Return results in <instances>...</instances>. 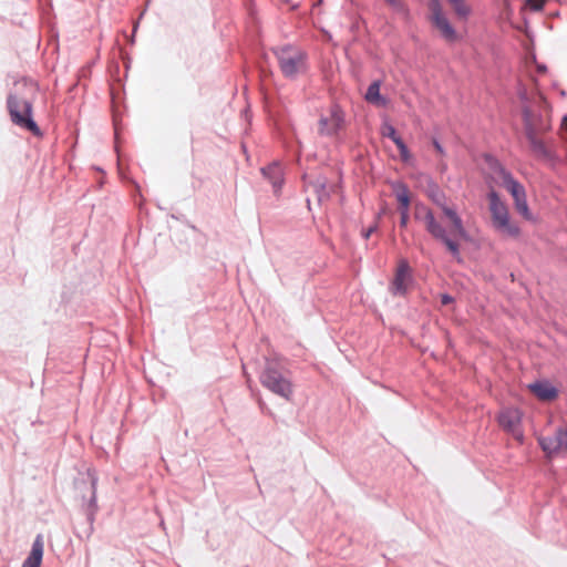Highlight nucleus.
<instances>
[{
	"mask_svg": "<svg viewBox=\"0 0 567 567\" xmlns=\"http://www.w3.org/2000/svg\"><path fill=\"white\" fill-rule=\"evenodd\" d=\"M522 118L524 133L528 141L532 153L539 159L556 165L560 158L554 148L553 138L542 140L539 135H545L551 131L550 117L540 112H535L529 105H523Z\"/></svg>",
	"mask_w": 567,
	"mask_h": 567,
	"instance_id": "obj_1",
	"label": "nucleus"
},
{
	"mask_svg": "<svg viewBox=\"0 0 567 567\" xmlns=\"http://www.w3.org/2000/svg\"><path fill=\"white\" fill-rule=\"evenodd\" d=\"M97 481L99 477L93 468H87L85 475L74 480V487L81 493L83 501L82 511L85 516V520L74 527V534L81 540L90 539L94 532L95 516L99 512L96 495Z\"/></svg>",
	"mask_w": 567,
	"mask_h": 567,
	"instance_id": "obj_2",
	"label": "nucleus"
},
{
	"mask_svg": "<svg viewBox=\"0 0 567 567\" xmlns=\"http://www.w3.org/2000/svg\"><path fill=\"white\" fill-rule=\"evenodd\" d=\"M414 218L424 223L426 231L432 238L443 244L453 258L457 261L462 260L460 244L449 235L446 228L436 219L430 207L421 203L416 204Z\"/></svg>",
	"mask_w": 567,
	"mask_h": 567,
	"instance_id": "obj_3",
	"label": "nucleus"
},
{
	"mask_svg": "<svg viewBox=\"0 0 567 567\" xmlns=\"http://www.w3.org/2000/svg\"><path fill=\"white\" fill-rule=\"evenodd\" d=\"M274 53L286 79L296 80L308 69V54L298 47L286 44L274 50Z\"/></svg>",
	"mask_w": 567,
	"mask_h": 567,
	"instance_id": "obj_4",
	"label": "nucleus"
},
{
	"mask_svg": "<svg viewBox=\"0 0 567 567\" xmlns=\"http://www.w3.org/2000/svg\"><path fill=\"white\" fill-rule=\"evenodd\" d=\"M23 109L20 110V103L18 94L16 92H9L7 96V110L10 115L11 122L32 133L37 137L43 136V132L33 118V104L29 100L22 101Z\"/></svg>",
	"mask_w": 567,
	"mask_h": 567,
	"instance_id": "obj_5",
	"label": "nucleus"
},
{
	"mask_svg": "<svg viewBox=\"0 0 567 567\" xmlns=\"http://www.w3.org/2000/svg\"><path fill=\"white\" fill-rule=\"evenodd\" d=\"M260 383L274 394L289 401L293 394L292 382L287 378L276 361H267L260 374Z\"/></svg>",
	"mask_w": 567,
	"mask_h": 567,
	"instance_id": "obj_6",
	"label": "nucleus"
},
{
	"mask_svg": "<svg viewBox=\"0 0 567 567\" xmlns=\"http://www.w3.org/2000/svg\"><path fill=\"white\" fill-rule=\"evenodd\" d=\"M485 161L488 164L489 168L501 176L503 181V186L509 192V194L513 197V200H519V198L526 196L524 185L520 182H518L497 158H495L492 155H486Z\"/></svg>",
	"mask_w": 567,
	"mask_h": 567,
	"instance_id": "obj_7",
	"label": "nucleus"
},
{
	"mask_svg": "<svg viewBox=\"0 0 567 567\" xmlns=\"http://www.w3.org/2000/svg\"><path fill=\"white\" fill-rule=\"evenodd\" d=\"M414 279L412 270L406 259H401L398 264L394 278L390 282L389 291L394 297H405Z\"/></svg>",
	"mask_w": 567,
	"mask_h": 567,
	"instance_id": "obj_8",
	"label": "nucleus"
},
{
	"mask_svg": "<svg viewBox=\"0 0 567 567\" xmlns=\"http://www.w3.org/2000/svg\"><path fill=\"white\" fill-rule=\"evenodd\" d=\"M346 115L341 106L332 104L328 116H321L318 122V132L322 136H336L344 126Z\"/></svg>",
	"mask_w": 567,
	"mask_h": 567,
	"instance_id": "obj_9",
	"label": "nucleus"
},
{
	"mask_svg": "<svg viewBox=\"0 0 567 567\" xmlns=\"http://www.w3.org/2000/svg\"><path fill=\"white\" fill-rule=\"evenodd\" d=\"M429 9L431 11V21L433 25L441 32V35L447 42L457 40V33L454 27L445 17L440 0H430Z\"/></svg>",
	"mask_w": 567,
	"mask_h": 567,
	"instance_id": "obj_10",
	"label": "nucleus"
},
{
	"mask_svg": "<svg viewBox=\"0 0 567 567\" xmlns=\"http://www.w3.org/2000/svg\"><path fill=\"white\" fill-rule=\"evenodd\" d=\"M538 443L548 455L567 451V430L558 427L553 434L539 437Z\"/></svg>",
	"mask_w": 567,
	"mask_h": 567,
	"instance_id": "obj_11",
	"label": "nucleus"
},
{
	"mask_svg": "<svg viewBox=\"0 0 567 567\" xmlns=\"http://www.w3.org/2000/svg\"><path fill=\"white\" fill-rule=\"evenodd\" d=\"M260 173L262 177L271 184L274 194L279 196L285 183V172L281 163L274 161L261 167Z\"/></svg>",
	"mask_w": 567,
	"mask_h": 567,
	"instance_id": "obj_12",
	"label": "nucleus"
},
{
	"mask_svg": "<svg viewBox=\"0 0 567 567\" xmlns=\"http://www.w3.org/2000/svg\"><path fill=\"white\" fill-rule=\"evenodd\" d=\"M392 189L399 203L398 210L400 213V226L406 227L409 223V208H410V192L406 184L403 182L392 183Z\"/></svg>",
	"mask_w": 567,
	"mask_h": 567,
	"instance_id": "obj_13",
	"label": "nucleus"
},
{
	"mask_svg": "<svg viewBox=\"0 0 567 567\" xmlns=\"http://www.w3.org/2000/svg\"><path fill=\"white\" fill-rule=\"evenodd\" d=\"M488 209L491 213L492 225L509 215L507 205L501 199L495 189H491L487 194Z\"/></svg>",
	"mask_w": 567,
	"mask_h": 567,
	"instance_id": "obj_14",
	"label": "nucleus"
},
{
	"mask_svg": "<svg viewBox=\"0 0 567 567\" xmlns=\"http://www.w3.org/2000/svg\"><path fill=\"white\" fill-rule=\"evenodd\" d=\"M44 555L43 536L38 534L32 543L31 550L21 567H41Z\"/></svg>",
	"mask_w": 567,
	"mask_h": 567,
	"instance_id": "obj_15",
	"label": "nucleus"
},
{
	"mask_svg": "<svg viewBox=\"0 0 567 567\" xmlns=\"http://www.w3.org/2000/svg\"><path fill=\"white\" fill-rule=\"evenodd\" d=\"M443 214L450 219L452 224V234L467 241L470 239V235L464 226L463 219L457 214L456 209L452 207H444Z\"/></svg>",
	"mask_w": 567,
	"mask_h": 567,
	"instance_id": "obj_16",
	"label": "nucleus"
},
{
	"mask_svg": "<svg viewBox=\"0 0 567 567\" xmlns=\"http://www.w3.org/2000/svg\"><path fill=\"white\" fill-rule=\"evenodd\" d=\"M494 229L499 234L511 237L518 238L520 236V227L519 225L511 219V215L502 218L493 225Z\"/></svg>",
	"mask_w": 567,
	"mask_h": 567,
	"instance_id": "obj_17",
	"label": "nucleus"
},
{
	"mask_svg": "<svg viewBox=\"0 0 567 567\" xmlns=\"http://www.w3.org/2000/svg\"><path fill=\"white\" fill-rule=\"evenodd\" d=\"M381 82L379 80L373 81L367 90L364 99L379 107H384L389 104V99L380 93Z\"/></svg>",
	"mask_w": 567,
	"mask_h": 567,
	"instance_id": "obj_18",
	"label": "nucleus"
},
{
	"mask_svg": "<svg viewBox=\"0 0 567 567\" xmlns=\"http://www.w3.org/2000/svg\"><path fill=\"white\" fill-rule=\"evenodd\" d=\"M529 388L538 399L545 401L554 400L558 394L557 389L545 381H537L530 384Z\"/></svg>",
	"mask_w": 567,
	"mask_h": 567,
	"instance_id": "obj_19",
	"label": "nucleus"
},
{
	"mask_svg": "<svg viewBox=\"0 0 567 567\" xmlns=\"http://www.w3.org/2000/svg\"><path fill=\"white\" fill-rule=\"evenodd\" d=\"M499 425L509 432H514L519 424V417L515 411H504L498 416Z\"/></svg>",
	"mask_w": 567,
	"mask_h": 567,
	"instance_id": "obj_20",
	"label": "nucleus"
},
{
	"mask_svg": "<svg viewBox=\"0 0 567 567\" xmlns=\"http://www.w3.org/2000/svg\"><path fill=\"white\" fill-rule=\"evenodd\" d=\"M312 187L317 193L318 199L321 202L323 199H328L330 197L329 192L327 190L328 179L323 175H319L312 183Z\"/></svg>",
	"mask_w": 567,
	"mask_h": 567,
	"instance_id": "obj_21",
	"label": "nucleus"
},
{
	"mask_svg": "<svg viewBox=\"0 0 567 567\" xmlns=\"http://www.w3.org/2000/svg\"><path fill=\"white\" fill-rule=\"evenodd\" d=\"M430 198L442 209L444 213V207H449L446 205L445 194L440 189L436 184H433L429 192Z\"/></svg>",
	"mask_w": 567,
	"mask_h": 567,
	"instance_id": "obj_22",
	"label": "nucleus"
},
{
	"mask_svg": "<svg viewBox=\"0 0 567 567\" xmlns=\"http://www.w3.org/2000/svg\"><path fill=\"white\" fill-rule=\"evenodd\" d=\"M449 2L458 18L466 20L471 14V8L466 4L465 0H449Z\"/></svg>",
	"mask_w": 567,
	"mask_h": 567,
	"instance_id": "obj_23",
	"label": "nucleus"
},
{
	"mask_svg": "<svg viewBox=\"0 0 567 567\" xmlns=\"http://www.w3.org/2000/svg\"><path fill=\"white\" fill-rule=\"evenodd\" d=\"M514 205H515V208L516 210L526 219V220H533L534 219V216L533 214L530 213V209L528 207V203H527V196L525 197H522L516 200H514Z\"/></svg>",
	"mask_w": 567,
	"mask_h": 567,
	"instance_id": "obj_24",
	"label": "nucleus"
},
{
	"mask_svg": "<svg viewBox=\"0 0 567 567\" xmlns=\"http://www.w3.org/2000/svg\"><path fill=\"white\" fill-rule=\"evenodd\" d=\"M385 2L396 12L409 16V8L401 0H385Z\"/></svg>",
	"mask_w": 567,
	"mask_h": 567,
	"instance_id": "obj_25",
	"label": "nucleus"
},
{
	"mask_svg": "<svg viewBox=\"0 0 567 567\" xmlns=\"http://www.w3.org/2000/svg\"><path fill=\"white\" fill-rule=\"evenodd\" d=\"M381 133H382V135H383L384 137H388V138H390L391 141H393L394 138H396V137L399 136V134H398V132H396L395 127H394L392 124H390V123H384V124L382 125V131H381Z\"/></svg>",
	"mask_w": 567,
	"mask_h": 567,
	"instance_id": "obj_26",
	"label": "nucleus"
},
{
	"mask_svg": "<svg viewBox=\"0 0 567 567\" xmlns=\"http://www.w3.org/2000/svg\"><path fill=\"white\" fill-rule=\"evenodd\" d=\"M527 6L533 11H540L545 6V0H526Z\"/></svg>",
	"mask_w": 567,
	"mask_h": 567,
	"instance_id": "obj_27",
	"label": "nucleus"
},
{
	"mask_svg": "<svg viewBox=\"0 0 567 567\" xmlns=\"http://www.w3.org/2000/svg\"><path fill=\"white\" fill-rule=\"evenodd\" d=\"M398 150L400 152V157L403 163H409L412 159V155H411L406 144Z\"/></svg>",
	"mask_w": 567,
	"mask_h": 567,
	"instance_id": "obj_28",
	"label": "nucleus"
},
{
	"mask_svg": "<svg viewBox=\"0 0 567 567\" xmlns=\"http://www.w3.org/2000/svg\"><path fill=\"white\" fill-rule=\"evenodd\" d=\"M14 85H23L24 87L30 86L37 89V84L33 82V80L27 76H23L20 80L16 81Z\"/></svg>",
	"mask_w": 567,
	"mask_h": 567,
	"instance_id": "obj_29",
	"label": "nucleus"
},
{
	"mask_svg": "<svg viewBox=\"0 0 567 567\" xmlns=\"http://www.w3.org/2000/svg\"><path fill=\"white\" fill-rule=\"evenodd\" d=\"M432 144H433V146H434L435 151H436L440 155H442V156H444V155H445V150H444V147L442 146V144L440 143V141H439L437 138H433V140H432Z\"/></svg>",
	"mask_w": 567,
	"mask_h": 567,
	"instance_id": "obj_30",
	"label": "nucleus"
},
{
	"mask_svg": "<svg viewBox=\"0 0 567 567\" xmlns=\"http://www.w3.org/2000/svg\"><path fill=\"white\" fill-rule=\"evenodd\" d=\"M377 229H378V225H377V224H374V225L370 226V227H369V228H367V229H363V230H362V237H363L364 239L370 238V236H371V235H372Z\"/></svg>",
	"mask_w": 567,
	"mask_h": 567,
	"instance_id": "obj_31",
	"label": "nucleus"
},
{
	"mask_svg": "<svg viewBox=\"0 0 567 567\" xmlns=\"http://www.w3.org/2000/svg\"><path fill=\"white\" fill-rule=\"evenodd\" d=\"M452 302H454V298H453L451 295H449V293H443V295L441 296V303H442L443 306H447V305H450V303H452Z\"/></svg>",
	"mask_w": 567,
	"mask_h": 567,
	"instance_id": "obj_32",
	"label": "nucleus"
},
{
	"mask_svg": "<svg viewBox=\"0 0 567 567\" xmlns=\"http://www.w3.org/2000/svg\"><path fill=\"white\" fill-rule=\"evenodd\" d=\"M518 96H519V100L524 103V105H528V95H527V92L525 90H522L519 93H518Z\"/></svg>",
	"mask_w": 567,
	"mask_h": 567,
	"instance_id": "obj_33",
	"label": "nucleus"
},
{
	"mask_svg": "<svg viewBox=\"0 0 567 567\" xmlns=\"http://www.w3.org/2000/svg\"><path fill=\"white\" fill-rule=\"evenodd\" d=\"M123 60H124L125 71H126V73H127V72H128V70H130V68H131V62H132V60H131V58H130L126 53H124V58H123Z\"/></svg>",
	"mask_w": 567,
	"mask_h": 567,
	"instance_id": "obj_34",
	"label": "nucleus"
},
{
	"mask_svg": "<svg viewBox=\"0 0 567 567\" xmlns=\"http://www.w3.org/2000/svg\"><path fill=\"white\" fill-rule=\"evenodd\" d=\"M392 142L396 145L398 148H401L403 145H405V142L402 140L400 135Z\"/></svg>",
	"mask_w": 567,
	"mask_h": 567,
	"instance_id": "obj_35",
	"label": "nucleus"
},
{
	"mask_svg": "<svg viewBox=\"0 0 567 567\" xmlns=\"http://www.w3.org/2000/svg\"><path fill=\"white\" fill-rule=\"evenodd\" d=\"M138 25H140V22H138V21H136V22H135V24H134V28H133V34H132V37L130 38V43H131V44H134V43H135V32H136V30H137Z\"/></svg>",
	"mask_w": 567,
	"mask_h": 567,
	"instance_id": "obj_36",
	"label": "nucleus"
},
{
	"mask_svg": "<svg viewBox=\"0 0 567 567\" xmlns=\"http://www.w3.org/2000/svg\"><path fill=\"white\" fill-rule=\"evenodd\" d=\"M62 302H69L71 299V292L69 291H62L61 293Z\"/></svg>",
	"mask_w": 567,
	"mask_h": 567,
	"instance_id": "obj_37",
	"label": "nucleus"
},
{
	"mask_svg": "<svg viewBox=\"0 0 567 567\" xmlns=\"http://www.w3.org/2000/svg\"><path fill=\"white\" fill-rule=\"evenodd\" d=\"M537 71H538L539 73H544V72H546V71H547V68H546V65H544V64H538V65H537Z\"/></svg>",
	"mask_w": 567,
	"mask_h": 567,
	"instance_id": "obj_38",
	"label": "nucleus"
},
{
	"mask_svg": "<svg viewBox=\"0 0 567 567\" xmlns=\"http://www.w3.org/2000/svg\"><path fill=\"white\" fill-rule=\"evenodd\" d=\"M561 126L567 132V115L564 116Z\"/></svg>",
	"mask_w": 567,
	"mask_h": 567,
	"instance_id": "obj_39",
	"label": "nucleus"
}]
</instances>
